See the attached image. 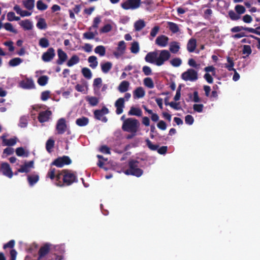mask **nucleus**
Returning a JSON list of instances; mask_svg holds the SVG:
<instances>
[{"mask_svg": "<svg viewBox=\"0 0 260 260\" xmlns=\"http://www.w3.org/2000/svg\"><path fill=\"white\" fill-rule=\"evenodd\" d=\"M56 185L59 186H69L78 182L76 173L69 170H63L56 175Z\"/></svg>", "mask_w": 260, "mask_h": 260, "instance_id": "nucleus-1", "label": "nucleus"}, {"mask_svg": "<svg viewBox=\"0 0 260 260\" xmlns=\"http://www.w3.org/2000/svg\"><path fill=\"white\" fill-rule=\"evenodd\" d=\"M140 123L137 119L128 118L124 120L122 125V129L124 132L131 133L135 135L137 132Z\"/></svg>", "mask_w": 260, "mask_h": 260, "instance_id": "nucleus-2", "label": "nucleus"}, {"mask_svg": "<svg viewBox=\"0 0 260 260\" xmlns=\"http://www.w3.org/2000/svg\"><path fill=\"white\" fill-rule=\"evenodd\" d=\"M138 161L134 159H131L128 161L129 168L126 170L124 173L127 175H133L139 177L141 176L143 173V171L139 168Z\"/></svg>", "mask_w": 260, "mask_h": 260, "instance_id": "nucleus-3", "label": "nucleus"}, {"mask_svg": "<svg viewBox=\"0 0 260 260\" xmlns=\"http://www.w3.org/2000/svg\"><path fill=\"white\" fill-rule=\"evenodd\" d=\"M131 97V93L126 92L125 93L124 98H120L116 101L114 106L116 108V113L117 115H120L123 112L125 106V101H128Z\"/></svg>", "mask_w": 260, "mask_h": 260, "instance_id": "nucleus-4", "label": "nucleus"}, {"mask_svg": "<svg viewBox=\"0 0 260 260\" xmlns=\"http://www.w3.org/2000/svg\"><path fill=\"white\" fill-rule=\"evenodd\" d=\"M141 0H126L121 4V7L125 10H135L140 7Z\"/></svg>", "mask_w": 260, "mask_h": 260, "instance_id": "nucleus-5", "label": "nucleus"}, {"mask_svg": "<svg viewBox=\"0 0 260 260\" xmlns=\"http://www.w3.org/2000/svg\"><path fill=\"white\" fill-rule=\"evenodd\" d=\"M109 113V109L106 107L103 106L101 109L95 110L93 112V114L96 119L105 123L108 121V119L105 115Z\"/></svg>", "mask_w": 260, "mask_h": 260, "instance_id": "nucleus-6", "label": "nucleus"}, {"mask_svg": "<svg viewBox=\"0 0 260 260\" xmlns=\"http://www.w3.org/2000/svg\"><path fill=\"white\" fill-rule=\"evenodd\" d=\"M145 141L147 146L151 150H156L159 154L161 155H164L167 152L168 147L167 146H162L160 147H159L158 145L153 144L151 141L148 139H147Z\"/></svg>", "mask_w": 260, "mask_h": 260, "instance_id": "nucleus-7", "label": "nucleus"}, {"mask_svg": "<svg viewBox=\"0 0 260 260\" xmlns=\"http://www.w3.org/2000/svg\"><path fill=\"white\" fill-rule=\"evenodd\" d=\"M72 163V160L69 156L64 155L62 157H58L55 159L51 164V166H55L58 168H61L64 165H69Z\"/></svg>", "mask_w": 260, "mask_h": 260, "instance_id": "nucleus-8", "label": "nucleus"}, {"mask_svg": "<svg viewBox=\"0 0 260 260\" xmlns=\"http://www.w3.org/2000/svg\"><path fill=\"white\" fill-rule=\"evenodd\" d=\"M181 78L184 81H196L198 78V72L192 69H188L182 74Z\"/></svg>", "mask_w": 260, "mask_h": 260, "instance_id": "nucleus-9", "label": "nucleus"}, {"mask_svg": "<svg viewBox=\"0 0 260 260\" xmlns=\"http://www.w3.org/2000/svg\"><path fill=\"white\" fill-rule=\"evenodd\" d=\"M171 57L170 52L167 50H162L160 51L159 55L158 54L156 66H161L164 63L168 60Z\"/></svg>", "mask_w": 260, "mask_h": 260, "instance_id": "nucleus-10", "label": "nucleus"}, {"mask_svg": "<svg viewBox=\"0 0 260 260\" xmlns=\"http://www.w3.org/2000/svg\"><path fill=\"white\" fill-rule=\"evenodd\" d=\"M68 126L64 118L59 119L56 123V130L58 135H62L67 131Z\"/></svg>", "mask_w": 260, "mask_h": 260, "instance_id": "nucleus-11", "label": "nucleus"}, {"mask_svg": "<svg viewBox=\"0 0 260 260\" xmlns=\"http://www.w3.org/2000/svg\"><path fill=\"white\" fill-rule=\"evenodd\" d=\"M55 50L52 47L48 49L47 51L43 53L42 59L46 62L51 61L55 57Z\"/></svg>", "mask_w": 260, "mask_h": 260, "instance_id": "nucleus-12", "label": "nucleus"}, {"mask_svg": "<svg viewBox=\"0 0 260 260\" xmlns=\"http://www.w3.org/2000/svg\"><path fill=\"white\" fill-rule=\"evenodd\" d=\"M1 171L4 176L9 178H11L13 176V173L8 162H3L1 164Z\"/></svg>", "mask_w": 260, "mask_h": 260, "instance_id": "nucleus-13", "label": "nucleus"}, {"mask_svg": "<svg viewBox=\"0 0 260 260\" xmlns=\"http://www.w3.org/2000/svg\"><path fill=\"white\" fill-rule=\"evenodd\" d=\"M52 115V112L50 110H47L41 111L39 113L38 119L40 123H44L48 121Z\"/></svg>", "mask_w": 260, "mask_h": 260, "instance_id": "nucleus-14", "label": "nucleus"}, {"mask_svg": "<svg viewBox=\"0 0 260 260\" xmlns=\"http://www.w3.org/2000/svg\"><path fill=\"white\" fill-rule=\"evenodd\" d=\"M157 56V51L150 52L148 53L145 56V60L147 62L155 64L156 65Z\"/></svg>", "mask_w": 260, "mask_h": 260, "instance_id": "nucleus-15", "label": "nucleus"}, {"mask_svg": "<svg viewBox=\"0 0 260 260\" xmlns=\"http://www.w3.org/2000/svg\"><path fill=\"white\" fill-rule=\"evenodd\" d=\"M126 49L125 43L124 41L119 42L116 51L113 52V55L117 58L123 54Z\"/></svg>", "mask_w": 260, "mask_h": 260, "instance_id": "nucleus-16", "label": "nucleus"}, {"mask_svg": "<svg viewBox=\"0 0 260 260\" xmlns=\"http://www.w3.org/2000/svg\"><path fill=\"white\" fill-rule=\"evenodd\" d=\"M50 250V244L49 243L45 244L42 246L38 252L39 257L38 260H41V258L47 255Z\"/></svg>", "mask_w": 260, "mask_h": 260, "instance_id": "nucleus-17", "label": "nucleus"}, {"mask_svg": "<svg viewBox=\"0 0 260 260\" xmlns=\"http://www.w3.org/2000/svg\"><path fill=\"white\" fill-rule=\"evenodd\" d=\"M21 87L24 89H32L35 88V84L31 78H26L24 80H22L20 83Z\"/></svg>", "mask_w": 260, "mask_h": 260, "instance_id": "nucleus-18", "label": "nucleus"}, {"mask_svg": "<svg viewBox=\"0 0 260 260\" xmlns=\"http://www.w3.org/2000/svg\"><path fill=\"white\" fill-rule=\"evenodd\" d=\"M34 164L33 160L25 162L24 164L21 165L20 168L18 169V172L20 173H28L30 171V169L34 168Z\"/></svg>", "mask_w": 260, "mask_h": 260, "instance_id": "nucleus-19", "label": "nucleus"}, {"mask_svg": "<svg viewBox=\"0 0 260 260\" xmlns=\"http://www.w3.org/2000/svg\"><path fill=\"white\" fill-rule=\"evenodd\" d=\"M57 54L58 59L56 60V63L58 65H61L67 60L68 55L61 49H58L57 50Z\"/></svg>", "mask_w": 260, "mask_h": 260, "instance_id": "nucleus-20", "label": "nucleus"}, {"mask_svg": "<svg viewBox=\"0 0 260 260\" xmlns=\"http://www.w3.org/2000/svg\"><path fill=\"white\" fill-rule=\"evenodd\" d=\"M169 41V38L165 35L158 36L155 40V44L160 47H166Z\"/></svg>", "mask_w": 260, "mask_h": 260, "instance_id": "nucleus-21", "label": "nucleus"}, {"mask_svg": "<svg viewBox=\"0 0 260 260\" xmlns=\"http://www.w3.org/2000/svg\"><path fill=\"white\" fill-rule=\"evenodd\" d=\"M145 91L143 87H137L133 91V97L135 99L142 98L144 96Z\"/></svg>", "mask_w": 260, "mask_h": 260, "instance_id": "nucleus-22", "label": "nucleus"}, {"mask_svg": "<svg viewBox=\"0 0 260 260\" xmlns=\"http://www.w3.org/2000/svg\"><path fill=\"white\" fill-rule=\"evenodd\" d=\"M129 82L127 81H122L118 87V91L121 93L126 92L129 88Z\"/></svg>", "mask_w": 260, "mask_h": 260, "instance_id": "nucleus-23", "label": "nucleus"}, {"mask_svg": "<svg viewBox=\"0 0 260 260\" xmlns=\"http://www.w3.org/2000/svg\"><path fill=\"white\" fill-rule=\"evenodd\" d=\"M197 47V41L194 38H191L188 41L187 44V49L189 52L194 51Z\"/></svg>", "mask_w": 260, "mask_h": 260, "instance_id": "nucleus-24", "label": "nucleus"}, {"mask_svg": "<svg viewBox=\"0 0 260 260\" xmlns=\"http://www.w3.org/2000/svg\"><path fill=\"white\" fill-rule=\"evenodd\" d=\"M86 101L91 106H96L99 103V99L96 96H87Z\"/></svg>", "mask_w": 260, "mask_h": 260, "instance_id": "nucleus-25", "label": "nucleus"}, {"mask_svg": "<svg viewBox=\"0 0 260 260\" xmlns=\"http://www.w3.org/2000/svg\"><path fill=\"white\" fill-rule=\"evenodd\" d=\"M39 180V176L38 174L28 175L27 181L30 186H32L38 182Z\"/></svg>", "mask_w": 260, "mask_h": 260, "instance_id": "nucleus-26", "label": "nucleus"}, {"mask_svg": "<svg viewBox=\"0 0 260 260\" xmlns=\"http://www.w3.org/2000/svg\"><path fill=\"white\" fill-rule=\"evenodd\" d=\"M89 123V119L86 117H82L78 118L76 120V124L79 126H84Z\"/></svg>", "mask_w": 260, "mask_h": 260, "instance_id": "nucleus-27", "label": "nucleus"}, {"mask_svg": "<svg viewBox=\"0 0 260 260\" xmlns=\"http://www.w3.org/2000/svg\"><path fill=\"white\" fill-rule=\"evenodd\" d=\"M142 114V110L139 108L132 107L128 112V115H135L137 116H141Z\"/></svg>", "mask_w": 260, "mask_h": 260, "instance_id": "nucleus-28", "label": "nucleus"}, {"mask_svg": "<svg viewBox=\"0 0 260 260\" xmlns=\"http://www.w3.org/2000/svg\"><path fill=\"white\" fill-rule=\"evenodd\" d=\"M19 24L23 28L24 30H30L32 28L31 22L28 19L21 21Z\"/></svg>", "mask_w": 260, "mask_h": 260, "instance_id": "nucleus-29", "label": "nucleus"}, {"mask_svg": "<svg viewBox=\"0 0 260 260\" xmlns=\"http://www.w3.org/2000/svg\"><path fill=\"white\" fill-rule=\"evenodd\" d=\"M102 71L105 73H108L112 67V63L111 62L107 61L101 64Z\"/></svg>", "mask_w": 260, "mask_h": 260, "instance_id": "nucleus-30", "label": "nucleus"}, {"mask_svg": "<svg viewBox=\"0 0 260 260\" xmlns=\"http://www.w3.org/2000/svg\"><path fill=\"white\" fill-rule=\"evenodd\" d=\"M79 61H80L79 57L76 55H74L68 61L67 64L68 67H72V66L78 63L79 62Z\"/></svg>", "mask_w": 260, "mask_h": 260, "instance_id": "nucleus-31", "label": "nucleus"}, {"mask_svg": "<svg viewBox=\"0 0 260 260\" xmlns=\"http://www.w3.org/2000/svg\"><path fill=\"white\" fill-rule=\"evenodd\" d=\"M145 26V23L143 20H139L134 23L135 29L136 31H140Z\"/></svg>", "mask_w": 260, "mask_h": 260, "instance_id": "nucleus-32", "label": "nucleus"}, {"mask_svg": "<svg viewBox=\"0 0 260 260\" xmlns=\"http://www.w3.org/2000/svg\"><path fill=\"white\" fill-rule=\"evenodd\" d=\"M180 49L179 43L177 42H172L170 45V51L173 53H177Z\"/></svg>", "mask_w": 260, "mask_h": 260, "instance_id": "nucleus-33", "label": "nucleus"}, {"mask_svg": "<svg viewBox=\"0 0 260 260\" xmlns=\"http://www.w3.org/2000/svg\"><path fill=\"white\" fill-rule=\"evenodd\" d=\"M88 62L90 63L89 66L92 69H95L98 64V62L97 61V58L95 56H90L88 57Z\"/></svg>", "mask_w": 260, "mask_h": 260, "instance_id": "nucleus-34", "label": "nucleus"}, {"mask_svg": "<svg viewBox=\"0 0 260 260\" xmlns=\"http://www.w3.org/2000/svg\"><path fill=\"white\" fill-rule=\"evenodd\" d=\"M55 141L51 138L49 139L46 143V150L50 153L52 151V148L54 146Z\"/></svg>", "mask_w": 260, "mask_h": 260, "instance_id": "nucleus-35", "label": "nucleus"}, {"mask_svg": "<svg viewBox=\"0 0 260 260\" xmlns=\"http://www.w3.org/2000/svg\"><path fill=\"white\" fill-rule=\"evenodd\" d=\"M227 61L228 64H225V68H226L229 71H232L234 70L233 68L234 66V62L233 58L230 56L227 57Z\"/></svg>", "mask_w": 260, "mask_h": 260, "instance_id": "nucleus-36", "label": "nucleus"}, {"mask_svg": "<svg viewBox=\"0 0 260 260\" xmlns=\"http://www.w3.org/2000/svg\"><path fill=\"white\" fill-rule=\"evenodd\" d=\"M49 80V78L46 75L40 76L38 79V83L40 86H43L47 84Z\"/></svg>", "mask_w": 260, "mask_h": 260, "instance_id": "nucleus-37", "label": "nucleus"}, {"mask_svg": "<svg viewBox=\"0 0 260 260\" xmlns=\"http://www.w3.org/2000/svg\"><path fill=\"white\" fill-rule=\"evenodd\" d=\"M23 60L19 57H15L11 59L9 62V64L11 67H16L22 62Z\"/></svg>", "mask_w": 260, "mask_h": 260, "instance_id": "nucleus-38", "label": "nucleus"}, {"mask_svg": "<svg viewBox=\"0 0 260 260\" xmlns=\"http://www.w3.org/2000/svg\"><path fill=\"white\" fill-rule=\"evenodd\" d=\"M17 142V138H13L9 139H4L3 143L4 145L8 146H12L15 145Z\"/></svg>", "mask_w": 260, "mask_h": 260, "instance_id": "nucleus-39", "label": "nucleus"}, {"mask_svg": "<svg viewBox=\"0 0 260 260\" xmlns=\"http://www.w3.org/2000/svg\"><path fill=\"white\" fill-rule=\"evenodd\" d=\"M94 52L96 54H99L101 56H103L106 53V49L104 46L99 45L95 47Z\"/></svg>", "mask_w": 260, "mask_h": 260, "instance_id": "nucleus-40", "label": "nucleus"}, {"mask_svg": "<svg viewBox=\"0 0 260 260\" xmlns=\"http://www.w3.org/2000/svg\"><path fill=\"white\" fill-rule=\"evenodd\" d=\"M169 29L174 34L177 33L179 31V28L178 25L174 22H168Z\"/></svg>", "mask_w": 260, "mask_h": 260, "instance_id": "nucleus-41", "label": "nucleus"}, {"mask_svg": "<svg viewBox=\"0 0 260 260\" xmlns=\"http://www.w3.org/2000/svg\"><path fill=\"white\" fill-rule=\"evenodd\" d=\"M250 27H244L242 26H235L231 29V31L232 32H239L242 30H246L249 32Z\"/></svg>", "mask_w": 260, "mask_h": 260, "instance_id": "nucleus-42", "label": "nucleus"}, {"mask_svg": "<svg viewBox=\"0 0 260 260\" xmlns=\"http://www.w3.org/2000/svg\"><path fill=\"white\" fill-rule=\"evenodd\" d=\"M82 73L83 76L87 79H91L92 77V73L90 70L87 68H83L82 69Z\"/></svg>", "mask_w": 260, "mask_h": 260, "instance_id": "nucleus-43", "label": "nucleus"}, {"mask_svg": "<svg viewBox=\"0 0 260 260\" xmlns=\"http://www.w3.org/2000/svg\"><path fill=\"white\" fill-rule=\"evenodd\" d=\"M35 0H26L23 2L25 8L29 10H31L34 7Z\"/></svg>", "mask_w": 260, "mask_h": 260, "instance_id": "nucleus-44", "label": "nucleus"}, {"mask_svg": "<svg viewBox=\"0 0 260 260\" xmlns=\"http://www.w3.org/2000/svg\"><path fill=\"white\" fill-rule=\"evenodd\" d=\"M47 24L44 18H40L37 23V27L40 29H44L47 28Z\"/></svg>", "mask_w": 260, "mask_h": 260, "instance_id": "nucleus-45", "label": "nucleus"}, {"mask_svg": "<svg viewBox=\"0 0 260 260\" xmlns=\"http://www.w3.org/2000/svg\"><path fill=\"white\" fill-rule=\"evenodd\" d=\"M140 50L139 45L138 42H134L132 44L131 51L133 53L137 54Z\"/></svg>", "mask_w": 260, "mask_h": 260, "instance_id": "nucleus-46", "label": "nucleus"}, {"mask_svg": "<svg viewBox=\"0 0 260 260\" xmlns=\"http://www.w3.org/2000/svg\"><path fill=\"white\" fill-rule=\"evenodd\" d=\"M228 14L229 17L232 20H238L241 18L240 15H239L237 13L235 12L233 10L229 11Z\"/></svg>", "mask_w": 260, "mask_h": 260, "instance_id": "nucleus-47", "label": "nucleus"}, {"mask_svg": "<svg viewBox=\"0 0 260 260\" xmlns=\"http://www.w3.org/2000/svg\"><path fill=\"white\" fill-rule=\"evenodd\" d=\"M144 84L149 88H153L154 86L152 79L149 77H147L144 79Z\"/></svg>", "mask_w": 260, "mask_h": 260, "instance_id": "nucleus-48", "label": "nucleus"}, {"mask_svg": "<svg viewBox=\"0 0 260 260\" xmlns=\"http://www.w3.org/2000/svg\"><path fill=\"white\" fill-rule=\"evenodd\" d=\"M39 45L42 48H47L49 46V40L46 38H42L39 40Z\"/></svg>", "mask_w": 260, "mask_h": 260, "instance_id": "nucleus-49", "label": "nucleus"}, {"mask_svg": "<svg viewBox=\"0 0 260 260\" xmlns=\"http://www.w3.org/2000/svg\"><path fill=\"white\" fill-rule=\"evenodd\" d=\"M56 170L55 168H50L47 173V177L51 180L54 179L55 178L56 179L57 174L56 175Z\"/></svg>", "mask_w": 260, "mask_h": 260, "instance_id": "nucleus-50", "label": "nucleus"}, {"mask_svg": "<svg viewBox=\"0 0 260 260\" xmlns=\"http://www.w3.org/2000/svg\"><path fill=\"white\" fill-rule=\"evenodd\" d=\"M171 65L175 67H179L182 63V60L180 58H174L170 61Z\"/></svg>", "mask_w": 260, "mask_h": 260, "instance_id": "nucleus-51", "label": "nucleus"}, {"mask_svg": "<svg viewBox=\"0 0 260 260\" xmlns=\"http://www.w3.org/2000/svg\"><path fill=\"white\" fill-rule=\"evenodd\" d=\"M4 27L8 31L13 32L14 34L17 33V31L13 28L12 24L10 23L7 22L5 23Z\"/></svg>", "mask_w": 260, "mask_h": 260, "instance_id": "nucleus-52", "label": "nucleus"}, {"mask_svg": "<svg viewBox=\"0 0 260 260\" xmlns=\"http://www.w3.org/2000/svg\"><path fill=\"white\" fill-rule=\"evenodd\" d=\"M47 5L40 0L37 2V8L38 10L44 11L47 9Z\"/></svg>", "mask_w": 260, "mask_h": 260, "instance_id": "nucleus-53", "label": "nucleus"}, {"mask_svg": "<svg viewBox=\"0 0 260 260\" xmlns=\"http://www.w3.org/2000/svg\"><path fill=\"white\" fill-rule=\"evenodd\" d=\"M235 9L236 13H237L239 15L244 14L246 11L245 7L240 5L236 6Z\"/></svg>", "mask_w": 260, "mask_h": 260, "instance_id": "nucleus-54", "label": "nucleus"}, {"mask_svg": "<svg viewBox=\"0 0 260 260\" xmlns=\"http://www.w3.org/2000/svg\"><path fill=\"white\" fill-rule=\"evenodd\" d=\"M112 29V26L110 24H107L102 27L100 30V33H107L110 31Z\"/></svg>", "mask_w": 260, "mask_h": 260, "instance_id": "nucleus-55", "label": "nucleus"}, {"mask_svg": "<svg viewBox=\"0 0 260 260\" xmlns=\"http://www.w3.org/2000/svg\"><path fill=\"white\" fill-rule=\"evenodd\" d=\"M188 64L189 66L194 68L196 69H199L200 68V64L197 63L196 61L193 58H190L188 60Z\"/></svg>", "mask_w": 260, "mask_h": 260, "instance_id": "nucleus-56", "label": "nucleus"}, {"mask_svg": "<svg viewBox=\"0 0 260 260\" xmlns=\"http://www.w3.org/2000/svg\"><path fill=\"white\" fill-rule=\"evenodd\" d=\"M16 153L18 156H27L28 154H25V152L23 147H18L16 149Z\"/></svg>", "mask_w": 260, "mask_h": 260, "instance_id": "nucleus-57", "label": "nucleus"}, {"mask_svg": "<svg viewBox=\"0 0 260 260\" xmlns=\"http://www.w3.org/2000/svg\"><path fill=\"white\" fill-rule=\"evenodd\" d=\"M252 52L251 47L249 45H245L243 46L242 50L243 54H247V56L249 55Z\"/></svg>", "mask_w": 260, "mask_h": 260, "instance_id": "nucleus-58", "label": "nucleus"}, {"mask_svg": "<svg viewBox=\"0 0 260 260\" xmlns=\"http://www.w3.org/2000/svg\"><path fill=\"white\" fill-rule=\"evenodd\" d=\"M27 125V120L24 117H22L20 118L19 120V126L22 128H24L26 127Z\"/></svg>", "mask_w": 260, "mask_h": 260, "instance_id": "nucleus-59", "label": "nucleus"}, {"mask_svg": "<svg viewBox=\"0 0 260 260\" xmlns=\"http://www.w3.org/2000/svg\"><path fill=\"white\" fill-rule=\"evenodd\" d=\"M142 71L146 76H149L152 74L151 69L147 66H145L143 67Z\"/></svg>", "mask_w": 260, "mask_h": 260, "instance_id": "nucleus-60", "label": "nucleus"}, {"mask_svg": "<svg viewBox=\"0 0 260 260\" xmlns=\"http://www.w3.org/2000/svg\"><path fill=\"white\" fill-rule=\"evenodd\" d=\"M83 38L91 40L94 38V35L92 33V31H87L83 34Z\"/></svg>", "mask_w": 260, "mask_h": 260, "instance_id": "nucleus-61", "label": "nucleus"}, {"mask_svg": "<svg viewBox=\"0 0 260 260\" xmlns=\"http://www.w3.org/2000/svg\"><path fill=\"white\" fill-rule=\"evenodd\" d=\"M50 93V92L48 90L42 92L41 96V100L43 101L47 100L49 98Z\"/></svg>", "mask_w": 260, "mask_h": 260, "instance_id": "nucleus-62", "label": "nucleus"}, {"mask_svg": "<svg viewBox=\"0 0 260 260\" xmlns=\"http://www.w3.org/2000/svg\"><path fill=\"white\" fill-rule=\"evenodd\" d=\"M157 127L162 131H165L167 128V124L163 120H160L157 124Z\"/></svg>", "mask_w": 260, "mask_h": 260, "instance_id": "nucleus-63", "label": "nucleus"}, {"mask_svg": "<svg viewBox=\"0 0 260 260\" xmlns=\"http://www.w3.org/2000/svg\"><path fill=\"white\" fill-rule=\"evenodd\" d=\"M185 122L186 124L191 125L194 122L193 117L190 115H187L185 117Z\"/></svg>", "mask_w": 260, "mask_h": 260, "instance_id": "nucleus-64", "label": "nucleus"}]
</instances>
